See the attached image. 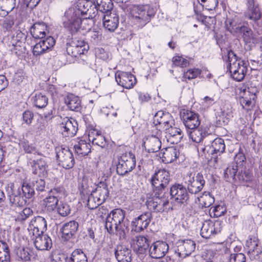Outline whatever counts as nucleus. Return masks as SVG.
<instances>
[{"instance_id": "obj_1", "label": "nucleus", "mask_w": 262, "mask_h": 262, "mask_svg": "<svg viewBox=\"0 0 262 262\" xmlns=\"http://www.w3.org/2000/svg\"><path fill=\"white\" fill-rule=\"evenodd\" d=\"M246 163L245 154L239 148V151L234 157L233 161L224 170V177L226 181L232 180L233 182H236L237 181L243 183L251 182L253 178V173L246 167Z\"/></svg>"}, {"instance_id": "obj_39", "label": "nucleus", "mask_w": 262, "mask_h": 262, "mask_svg": "<svg viewBox=\"0 0 262 262\" xmlns=\"http://www.w3.org/2000/svg\"><path fill=\"white\" fill-rule=\"evenodd\" d=\"M64 102L71 111L79 112L82 108L81 102L78 96L68 93L64 98Z\"/></svg>"}, {"instance_id": "obj_19", "label": "nucleus", "mask_w": 262, "mask_h": 262, "mask_svg": "<svg viewBox=\"0 0 262 262\" xmlns=\"http://www.w3.org/2000/svg\"><path fill=\"white\" fill-rule=\"evenodd\" d=\"M219 0H198V3L194 5V11L197 19L202 22L205 21L206 17L202 15L201 12L204 9L211 11L214 10L218 6Z\"/></svg>"}, {"instance_id": "obj_56", "label": "nucleus", "mask_w": 262, "mask_h": 262, "mask_svg": "<svg viewBox=\"0 0 262 262\" xmlns=\"http://www.w3.org/2000/svg\"><path fill=\"white\" fill-rule=\"evenodd\" d=\"M25 44V42H23L17 40V57L20 59H25L28 54V51Z\"/></svg>"}, {"instance_id": "obj_48", "label": "nucleus", "mask_w": 262, "mask_h": 262, "mask_svg": "<svg viewBox=\"0 0 262 262\" xmlns=\"http://www.w3.org/2000/svg\"><path fill=\"white\" fill-rule=\"evenodd\" d=\"M6 191L8 194L9 206L11 209L15 210L16 207V204L15 203L16 195L15 194L16 189L15 184L14 183L8 184L6 187Z\"/></svg>"}, {"instance_id": "obj_59", "label": "nucleus", "mask_w": 262, "mask_h": 262, "mask_svg": "<svg viewBox=\"0 0 262 262\" xmlns=\"http://www.w3.org/2000/svg\"><path fill=\"white\" fill-rule=\"evenodd\" d=\"M19 253L17 252V256L22 260L27 261L30 259V249L28 247L19 248Z\"/></svg>"}, {"instance_id": "obj_49", "label": "nucleus", "mask_w": 262, "mask_h": 262, "mask_svg": "<svg viewBox=\"0 0 262 262\" xmlns=\"http://www.w3.org/2000/svg\"><path fill=\"white\" fill-rule=\"evenodd\" d=\"M69 262H88V257L81 249H76L71 253Z\"/></svg>"}, {"instance_id": "obj_62", "label": "nucleus", "mask_w": 262, "mask_h": 262, "mask_svg": "<svg viewBox=\"0 0 262 262\" xmlns=\"http://www.w3.org/2000/svg\"><path fill=\"white\" fill-rule=\"evenodd\" d=\"M40 41L46 51L52 48L55 43V40L52 36H48Z\"/></svg>"}, {"instance_id": "obj_2", "label": "nucleus", "mask_w": 262, "mask_h": 262, "mask_svg": "<svg viewBox=\"0 0 262 262\" xmlns=\"http://www.w3.org/2000/svg\"><path fill=\"white\" fill-rule=\"evenodd\" d=\"M227 55L223 56L227 63V71L231 77L237 81H241L245 78L248 68L246 62L241 60L231 50L226 49Z\"/></svg>"}, {"instance_id": "obj_18", "label": "nucleus", "mask_w": 262, "mask_h": 262, "mask_svg": "<svg viewBox=\"0 0 262 262\" xmlns=\"http://www.w3.org/2000/svg\"><path fill=\"white\" fill-rule=\"evenodd\" d=\"M117 84L126 89H132L137 83L136 77L130 72L117 71L115 74Z\"/></svg>"}, {"instance_id": "obj_31", "label": "nucleus", "mask_w": 262, "mask_h": 262, "mask_svg": "<svg viewBox=\"0 0 262 262\" xmlns=\"http://www.w3.org/2000/svg\"><path fill=\"white\" fill-rule=\"evenodd\" d=\"M246 245L248 247V254L251 259H258L259 254H262L261 248L258 245V241L255 236L250 237L247 241Z\"/></svg>"}, {"instance_id": "obj_20", "label": "nucleus", "mask_w": 262, "mask_h": 262, "mask_svg": "<svg viewBox=\"0 0 262 262\" xmlns=\"http://www.w3.org/2000/svg\"><path fill=\"white\" fill-rule=\"evenodd\" d=\"M61 133L64 137H73L78 130V123L72 118L65 117L60 124Z\"/></svg>"}, {"instance_id": "obj_36", "label": "nucleus", "mask_w": 262, "mask_h": 262, "mask_svg": "<svg viewBox=\"0 0 262 262\" xmlns=\"http://www.w3.org/2000/svg\"><path fill=\"white\" fill-rule=\"evenodd\" d=\"M30 33L32 37L36 39H42L48 32V26L43 21L35 23L30 29Z\"/></svg>"}, {"instance_id": "obj_5", "label": "nucleus", "mask_w": 262, "mask_h": 262, "mask_svg": "<svg viewBox=\"0 0 262 262\" xmlns=\"http://www.w3.org/2000/svg\"><path fill=\"white\" fill-rule=\"evenodd\" d=\"M96 7H94L92 2L88 0H78L73 6L67 10L70 14L75 15L82 19L92 18L95 16V12H92Z\"/></svg>"}, {"instance_id": "obj_15", "label": "nucleus", "mask_w": 262, "mask_h": 262, "mask_svg": "<svg viewBox=\"0 0 262 262\" xmlns=\"http://www.w3.org/2000/svg\"><path fill=\"white\" fill-rule=\"evenodd\" d=\"M222 229V222L211 220L205 221L202 225L200 234L202 237L208 239L221 232Z\"/></svg>"}, {"instance_id": "obj_40", "label": "nucleus", "mask_w": 262, "mask_h": 262, "mask_svg": "<svg viewBox=\"0 0 262 262\" xmlns=\"http://www.w3.org/2000/svg\"><path fill=\"white\" fill-rule=\"evenodd\" d=\"M86 137L77 138V143L74 145L75 151L79 155L85 156L91 151V145L86 140Z\"/></svg>"}, {"instance_id": "obj_17", "label": "nucleus", "mask_w": 262, "mask_h": 262, "mask_svg": "<svg viewBox=\"0 0 262 262\" xmlns=\"http://www.w3.org/2000/svg\"><path fill=\"white\" fill-rule=\"evenodd\" d=\"M82 18L77 15L70 14L69 11L66 10L62 22L63 27L71 34L77 33L81 28Z\"/></svg>"}, {"instance_id": "obj_12", "label": "nucleus", "mask_w": 262, "mask_h": 262, "mask_svg": "<svg viewBox=\"0 0 262 262\" xmlns=\"http://www.w3.org/2000/svg\"><path fill=\"white\" fill-rule=\"evenodd\" d=\"M56 159L58 165L63 168L69 169L73 167L75 159L72 151L68 147L56 148Z\"/></svg>"}, {"instance_id": "obj_22", "label": "nucleus", "mask_w": 262, "mask_h": 262, "mask_svg": "<svg viewBox=\"0 0 262 262\" xmlns=\"http://www.w3.org/2000/svg\"><path fill=\"white\" fill-rule=\"evenodd\" d=\"M225 148L224 140L221 138H216L211 142V145H206L204 147L198 148V150L204 154L206 152L208 155H220L225 151Z\"/></svg>"}, {"instance_id": "obj_9", "label": "nucleus", "mask_w": 262, "mask_h": 262, "mask_svg": "<svg viewBox=\"0 0 262 262\" xmlns=\"http://www.w3.org/2000/svg\"><path fill=\"white\" fill-rule=\"evenodd\" d=\"M176 203L180 205H185L188 203L189 194L185 186L182 184L175 183L172 184L168 193Z\"/></svg>"}, {"instance_id": "obj_53", "label": "nucleus", "mask_w": 262, "mask_h": 262, "mask_svg": "<svg viewBox=\"0 0 262 262\" xmlns=\"http://www.w3.org/2000/svg\"><path fill=\"white\" fill-rule=\"evenodd\" d=\"M226 212V207L220 205H217L211 208L209 211L210 216L214 217H220L224 215Z\"/></svg>"}, {"instance_id": "obj_50", "label": "nucleus", "mask_w": 262, "mask_h": 262, "mask_svg": "<svg viewBox=\"0 0 262 262\" xmlns=\"http://www.w3.org/2000/svg\"><path fill=\"white\" fill-rule=\"evenodd\" d=\"M202 208H208L212 205L215 201L214 196L208 191H204L200 196Z\"/></svg>"}, {"instance_id": "obj_43", "label": "nucleus", "mask_w": 262, "mask_h": 262, "mask_svg": "<svg viewBox=\"0 0 262 262\" xmlns=\"http://www.w3.org/2000/svg\"><path fill=\"white\" fill-rule=\"evenodd\" d=\"M135 250L139 254L145 253L150 248V241L145 236L139 235L135 237Z\"/></svg>"}, {"instance_id": "obj_25", "label": "nucleus", "mask_w": 262, "mask_h": 262, "mask_svg": "<svg viewBox=\"0 0 262 262\" xmlns=\"http://www.w3.org/2000/svg\"><path fill=\"white\" fill-rule=\"evenodd\" d=\"M47 160L48 158L44 156L39 159L30 162L32 173L39 178L46 177L48 174Z\"/></svg>"}, {"instance_id": "obj_26", "label": "nucleus", "mask_w": 262, "mask_h": 262, "mask_svg": "<svg viewBox=\"0 0 262 262\" xmlns=\"http://www.w3.org/2000/svg\"><path fill=\"white\" fill-rule=\"evenodd\" d=\"M237 36H241L243 41L246 45L256 44L258 42L257 36L254 34L252 30L247 23L243 24Z\"/></svg>"}, {"instance_id": "obj_45", "label": "nucleus", "mask_w": 262, "mask_h": 262, "mask_svg": "<svg viewBox=\"0 0 262 262\" xmlns=\"http://www.w3.org/2000/svg\"><path fill=\"white\" fill-rule=\"evenodd\" d=\"M107 215L115 222L121 229H124L125 225L124 220L125 216V211L120 208H116L112 210Z\"/></svg>"}, {"instance_id": "obj_14", "label": "nucleus", "mask_w": 262, "mask_h": 262, "mask_svg": "<svg viewBox=\"0 0 262 262\" xmlns=\"http://www.w3.org/2000/svg\"><path fill=\"white\" fill-rule=\"evenodd\" d=\"M175 253L179 258H184L191 255L195 249L196 244L190 239H180L176 243Z\"/></svg>"}, {"instance_id": "obj_24", "label": "nucleus", "mask_w": 262, "mask_h": 262, "mask_svg": "<svg viewBox=\"0 0 262 262\" xmlns=\"http://www.w3.org/2000/svg\"><path fill=\"white\" fill-rule=\"evenodd\" d=\"M169 250L168 244L165 241H157L154 242L149 249V256L155 259L163 257Z\"/></svg>"}, {"instance_id": "obj_6", "label": "nucleus", "mask_w": 262, "mask_h": 262, "mask_svg": "<svg viewBox=\"0 0 262 262\" xmlns=\"http://www.w3.org/2000/svg\"><path fill=\"white\" fill-rule=\"evenodd\" d=\"M117 173L120 176H125L132 171L136 167V162L135 155L132 152H125L118 158Z\"/></svg>"}, {"instance_id": "obj_42", "label": "nucleus", "mask_w": 262, "mask_h": 262, "mask_svg": "<svg viewBox=\"0 0 262 262\" xmlns=\"http://www.w3.org/2000/svg\"><path fill=\"white\" fill-rule=\"evenodd\" d=\"M243 24L236 17L234 18H227L225 22L226 30L229 31L233 36H237L238 33L242 27Z\"/></svg>"}, {"instance_id": "obj_4", "label": "nucleus", "mask_w": 262, "mask_h": 262, "mask_svg": "<svg viewBox=\"0 0 262 262\" xmlns=\"http://www.w3.org/2000/svg\"><path fill=\"white\" fill-rule=\"evenodd\" d=\"M171 180L169 171L166 169L156 171L149 180L153 193L157 194L168 193V186Z\"/></svg>"}, {"instance_id": "obj_44", "label": "nucleus", "mask_w": 262, "mask_h": 262, "mask_svg": "<svg viewBox=\"0 0 262 262\" xmlns=\"http://www.w3.org/2000/svg\"><path fill=\"white\" fill-rule=\"evenodd\" d=\"M33 106L38 108L45 107L48 103V98L42 92H34L31 98Z\"/></svg>"}, {"instance_id": "obj_58", "label": "nucleus", "mask_w": 262, "mask_h": 262, "mask_svg": "<svg viewBox=\"0 0 262 262\" xmlns=\"http://www.w3.org/2000/svg\"><path fill=\"white\" fill-rule=\"evenodd\" d=\"M172 63L175 66L182 68L186 67L189 65V61L182 56H176L172 59Z\"/></svg>"}, {"instance_id": "obj_32", "label": "nucleus", "mask_w": 262, "mask_h": 262, "mask_svg": "<svg viewBox=\"0 0 262 262\" xmlns=\"http://www.w3.org/2000/svg\"><path fill=\"white\" fill-rule=\"evenodd\" d=\"M78 223L74 220L64 223L61 229L62 237L66 241L73 238L78 231Z\"/></svg>"}, {"instance_id": "obj_28", "label": "nucleus", "mask_w": 262, "mask_h": 262, "mask_svg": "<svg viewBox=\"0 0 262 262\" xmlns=\"http://www.w3.org/2000/svg\"><path fill=\"white\" fill-rule=\"evenodd\" d=\"M34 240L35 248L39 250H48L52 246L51 238L47 234L43 233L38 235H30Z\"/></svg>"}, {"instance_id": "obj_64", "label": "nucleus", "mask_w": 262, "mask_h": 262, "mask_svg": "<svg viewBox=\"0 0 262 262\" xmlns=\"http://www.w3.org/2000/svg\"><path fill=\"white\" fill-rule=\"evenodd\" d=\"M90 40L94 44H97L101 39V35L98 31H91L89 33Z\"/></svg>"}, {"instance_id": "obj_35", "label": "nucleus", "mask_w": 262, "mask_h": 262, "mask_svg": "<svg viewBox=\"0 0 262 262\" xmlns=\"http://www.w3.org/2000/svg\"><path fill=\"white\" fill-rule=\"evenodd\" d=\"M105 228L110 234H112L116 231V234L119 237V239H124L126 237V233L124 229H121L115 222L111 217L110 215H107L105 220Z\"/></svg>"}, {"instance_id": "obj_13", "label": "nucleus", "mask_w": 262, "mask_h": 262, "mask_svg": "<svg viewBox=\"0 0 262 262\" xmlns=\"http://www.w3.org/2000/svg\"><path fill=\"white\" fill-rule=\"evenodd\" d=\"M180 117L186 130L195 129L200 125V116L195 112L183 109L181 111Z\"/></svg>"}, {"instance_id": "obj_60", "label": "nucleus", "mask_w": 262, "mask_h": 262, "mask_svg": "<svg viewBox=\"0 0 262 262\" xmlns=\"http://www.w3.org/2000/svg\"><path fill=\"white\" fill-rule=\"evenodd\" d=\"M246 257L243 253H231L228 257V262H246Z\"/></svg>"}, {"instance_id": "obj_7", "label": "nucleus", "mask_w": 262, "mask_h": 262, "mask_svg": "<svg viewBox=\"0 0 262 262\" xmlns=\"http://www.w3.org/2000/svg\"><path fill=\"white\" fill-rule=\"evenodd\" d=\"M168 195V193L154 194V196L148 198L145 204L149 212H163L169 204V201L166 198Z\"/></svg>"}, {"instance_id": "obj_38", "label": "nucleus", "mask_w": 262, "mask_h": 262, "mask_svg": "<svg viewBox=\"0 0 262 262\" xmlns=\"http://www.w3.org/2000/svg\"><path fill=\"white\" fill-rule=\"evenodd\" d=\"M21 191L22 196H20L21 194H19V196L17 195V200H18L17 204L20 207H23L26 205L27 202L26 199L32 198L35 193L34 188L26 183L22 184Z\"/></svg>"}, {"instance_id": "obj_41", "label": "nucleus", "mask_w": 262, "mask_h": 262, "mask_svg": "<svg viewBox=\"0 0 262 262\" xmlns=\"http://www.w3.org/2000/svg\"><path fill=\"white\" fill-rule=\"evenodd\" d=\"M119 23L118 15L111 13L109 15L104 16L103 19L104 27L110 32H114L118 28Z\"/></svg>"}, {"instance_id": "obj_51", "label": "nucleus", "mask_w": 262, "mask_h": 262, "mask_svg": "<svg viewBox=\"0 0 262 262\" xmlns=\"http://www.w3.org/2000/svg\"><path fill=\"white\" fill-rule=\"evenodd\" d=\"M202 70L198 68L191 69L184 72L182 77V81H186V79L191 80L198 77H200Z\"/></svg>"}, {"instance_id": "obj_16", "label": "nucleus", "mask_w": 262, "mask_h": 262, "mask_svg": "<svg viewBox=\"0 0 262 262\" xmlns=\"http://www.w3.org/2000/svg\"><path fill=\"white\" fill-rule=\"evenodd\" d=\"M162 134L160 129L157 128L155 135L147 136L143 140L142 146L148 153H154L159 151L161 147V141L160 139Z\"/></svg>"}, {"instance_id": "obj_34", "label": "nucleus", "mask_w": 262, "mask_h": 262, "mask_svg": "<svg viewBox=\"0 0 262 262\" xmlns=\"http://www.w3.org/2000/svg\"><path fill=\"white\" fill-rule=\"evenodd\" d=\"M171 116L169 113H164L162 111H158L154 117L153 124L157 128L160 129V126L164 125V128L168 127L172 124Z\"/></svg>"}, {"instance_id": "obj_3", "label": "nucleus", "mask_w": 262, "mask_h": 262, "mask_svg": "<svg viewBox=\"0 0 262 262\" xmlns=\"http://www.w3.org/2000/svg\"><path fill=\"white\" fill-rule=\"evenodd\" d=\"M260 90L259 85L251 83L247 87L243 85L240 88L238 102L243 109L247 111L251 110L255 106L257 96Z\"/></svg>"}, {"instance_id": "obj_8", "label": "nucleus", "mask_w": 262, "mask_h": 262, "mask_svg": "<svg viewBox=\"0 0 262 262\" xmlns=\"http://www.w3.org/2000/svg\"><path fill=\"white\" fill-rule=\"evenodd\" d=\"M96 191L99 194V197H97V203L93 204V202L95 200V197L92 194L89 196L87 201V206L91 210L96 209L104 203L109 195L110 191L108 188V182L106 179L103 181H100L98 184Z\"/></svg>"}, {"instance_id": "obj_46", "label": "nucleus", "mask_w": 262, "mask_h": 262, "mask_svg": "<svg viewBox=\"0 0 262 262\" xmlns=\"http://www.w3.org/2000/svg\"><path fill=\"white\" fill-rule=\"evenodd\" d=\"M58 202L59 199H58L57 196L52 195L49 193L43 199L42 204L45 207V209L47 211L51 212L57 208Z\"/></svg>"}, {"instance_id": "obj_37", "label": "nucleus", "mask_w": 262, "mask_h": 262, "mask_svg": "<svg viewBox=\"0 0 262 262\" xmlns=\"http://www.w3.org/2000/svg\"><path fill=\"white\" fill-rule=\"evenodd\" d=\"M89 141H92L93 144L105 148L107 142L104 136L101 132L94 128H91L89 131Z\"/></svg>"}, {"instance_id": "obj_47", "label": "nucleus", "mask_w": 262, "mask_h": 262, "mask_svg": "<svg viewBox=\"0 0 262 262\" xmlns=\"http://www.w3.org/2000/svg\"><path fill=\"white\" fill-rule=\"evenodd\" d=\"M187 134L193 142L200 143L206 137V133L196 127L195 129L186 130Z\"/></svg>"}, {"instance_id": "obj_63", "label": "nucleus", "mask_w": 262, "mask_h": 262, "mask_svg": "<svg viewBox=\"0 0 262 262\" xmlns=\"http://www.w3.org/2000/svg\"><path fill=\"white\" fill-rule=\"evenodd\" d=\"M32 211L29 208H24L19 212L17 215V221H23L26 220L31 214Z\"/></svg>"}, {"instance_id": "obj_23", "label": "nucleus", "mask_w": 262, "mask_h": 262, "mask_svg": "<svg viewBox=\"0 0 262 262\" xmlns=\"http://www.w3.org/2000/svg\"><path fill=\"white\" fill-rule=\"evenodd\" d=\"M152 218L151 212H145L135 218L132 222V229L140 232L147 228Z\"/></svg>"}, {"instance_id": "obj_11", "label": "nucleus", "mask_w": 262, "mask_h": 262, "mask_svg": "<svg viewBox=\"0 0 262 262\" xmlns=\"http://www.w3.org/2000/svg\"><path fill=\"white\" fill-rule=\"evenodd\" d=\"M134 11L136 21L142 27L149 22L155 14L154 9L147 5L136 6Z\"/></svg>"}, {"instance_id": "obj_54", "label": "nucleus", "mask_w": 262, "mask_h": 262, "mask_svg": "<svg viewBox=\"0 0 262 262\" xmlns=\"http://www.w3.org/2000/svg\"><path fill=\"white\" fill-rule=\"evenodd\" d=\"M34 118V113L30 110H27L24 111L22 114L21 121H22L21 125L24 124L27 125H30L32 123Z\"/></svg>"}, {"instance_id": "obj_27", "label": "nucleus", "mask_w": 262, "mask_h": 262, "mask_svg": "<svg viewBox=\"0 0 262 262\" xmlns=\"http://www.w3.org/2000/svg\"><path fill=\"white\" fill-rule=\"evenodd\" d=\"M179 149L173 146L168 147L161 150L159 153V158L164 163H170L179 157Z\"/></svg>"}, {"instance_id": "obj_52", "label": "nucleus", "mask_w": 262, "mask_h": 262, "mask_svg": "<svg viewBox=\"0 0 262 262\" xmlns=\"http://www.w3.org/2000/svg\"><path fill=\"white\" fill-rule=\"evenodd\" d=\"M114 7L112 0H103L101 3L96 7V11L99 10L102 13H107L111 11Z\"/></svg>"}, {"instance_id": "obj_55", "label": "nucleus", "mask_w": 262, "mask_h": 262, "mask_svg": "<svg viewBox=\"0 0 262 262\" xmlns=\"http://www.w3.org/2000/svg\"><path fill=\"white\" fill-rule=\"evenodd\" d=\"M1 243L2 244L3 251L0 250V262H10V256L7 244L5 242Z\"/></svg>"}, {"instance_id": "obj_10", "label": "nucleus", "mask_w": 262, "mask_h": 262, "mask_svg": "<svg viewBox=\"0 0 262 262\" xmlns=\"http://www.w3.org/2000/svg\"><path fill=\"white\" fill-rule=\"evenodd\" d=\"M185 184L188 193L196 194L201 191L205 186V181L203 175L198 172L196 175L186 176Z\"/></svg>"}, {"instance_id": "obj_33", "label": "nucleus", "mask_w": 262, "mask_h": 262, "mask_svg": "<svg viewBox=\"0 0 262 262\" xmlns=\"http://www.w3.org/2000/svg\"><path fill=\"white\" fill-rule=\"evenodd\" d=\"M165 134L167 141L172 144L179 143L184 136L180 128L172 126L171 124L168 127L165 128Z\"/></svg>"}, {"instance_id": "obj_61", "label": "nucleus", "mask_w": 262, "mask_h": 262, "mask_svg": "<svg viewBox=\"0 0 262 262\" xmlns=\"http://www.w3.org/2000/svg\"><path fill=\"white\" fill-rule=\"evenodd\" d=\"M33 188L35 189L38 192H42L45 190L46 182L42 178L32 182Z\"/></svg>"}, {"instance_id": "obj_29", "label": "nucleus", "mask_w": 262, "mask_h": 262, "mask_svg": "<svg viewBox=\"0 0 262 262\" xmlns=\"http://www.w3.org/2000/svg\"><path fill=\"white\" fill-rule=\"evenodd\" d=\"M244 16L245 18L250 20L253 23L252 24L253 28L256 30L255 25L261 19L262 13L258 5H253L246 7Z\"/></svg>"}, {"instance_id": "obj_57", "label": "nucleus", "mask_w": 262, "mask_h": 262, "mask_svg": "<svg viewBox=\"0 0 262 262\" xmlns=\"http://www.w3.org/2000/svg\"><path fill=\"white\" fill-rule=\"evenodd\" d=\"M56 208L58 214L62 216H66L71 212L70 206L66 203L61 202Z\"/></svg>"}, {"instance_id": "obj_30", "label": "nucleus", "mask_w": 262, "mask_h": 262, "mask_svg": "<svg viewBox=\"0 0 262 262\" xmlns=\"http://www.w3.org/2000/svg\"><path fill=\"white\" fill-rule=\"evenodd\" d=\"M115 256L118 262H131L132 250L127 245H118L115 248Z\"/></svg>"}, {"instance_id": "obj_21", "label": "nucleus", "mask_w": 262, "mask_h": 262, "mask_svg": "<svg viewBox=\"0 0 262 262\" xmlns=\"http://www.w3.org/2000/svg\"><path fill=\"white\" fill-rule=\"evenodd\" d=\"M47 229V223L45 219L40 216L34 217L31 221L27 229L30 235L43 233Z\"/></svg>"}]
</instances>
